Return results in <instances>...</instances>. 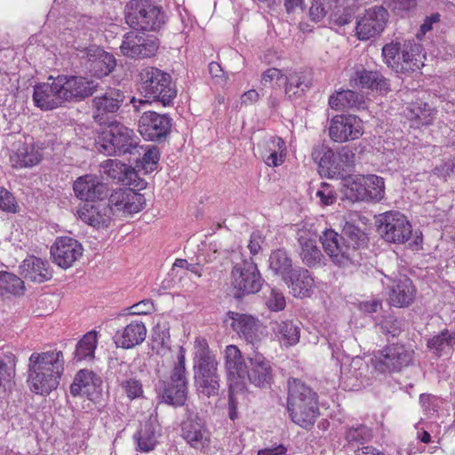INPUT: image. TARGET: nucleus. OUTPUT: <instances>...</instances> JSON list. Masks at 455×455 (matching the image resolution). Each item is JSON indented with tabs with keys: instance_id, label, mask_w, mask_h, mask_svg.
<instances>
[{
	"instance_id": "nucleus-1",
	"label": "nucleus",
	"mask_w": 455,
	"mask_h": 455,
	"mask_svg": "<svg viewBox=\"0 0 455 455\" xmlns=\"http://www.w3.org/2000/svg\"><path fill=\"white\" fill-rule=\"evenodd\" d=\"M98 86L97 82L84 76H50L46 83L35 85L33 100L41 110H52L66 103L81 101L92 96Z\"/></svg>"
},
{
	"instance_id": "nucleus-2",
	"label": "nucleus",
	"mask_w": 455,
	"mask_h": 455,
	"mask_svg": "<svg viewBox=\"0 0 455 455\" xmlns=\"http://www.w3.org/2000/svg\"><path fill=\"white\" fill-rule=\"evenodd\" d=\"M62 351L34 352L28 358L27 383L31 392L49 395L60 385L64 371Z\"/></svg>"
},
{
	"instance_id": "nucleus-3",
	"label": "nucleus",
	"mask_w": 455,
	"mask_h": 455,
	"mask_svg": "<svg viewBox=\"0 0 455 455\" xmlns=\"http://www.w3.org/2000/svg\"><path fill=\"white\" fill-rule=\"evenodd\" d=\"M96 140L97 150L105 156H140V139L133 130L119 122L108 124Z\"/></svg>"
},
{
	"instance_id": "nucleus-4",
	"label": "nucleus",
	"mask_w": 455,
	"mask_h": 455,
	"mask_svg": "<svg viewBox=\"0 0 455 455\" xmlns=\"http://www.w3.org/2000/svg\"><path fill=\"white\" fill-rule=\"evenodd\" d=\"M138 91L148 100L168 106L177 95L176 86L169 73L146 67L138 75Z\"/></svg>"
},
{
	"instance_id": "nucleus-5",
	"label": "nucleus",
	"mask_w": 455,
	"mask_h": 455,
	"mask_svg": "<svg viewBox=\"0 0 455 455\" xmlns=\"http://www.w3.org/2000/svg\"><path fill=\"white\" fill-rule=\"evenodd\" d=\"M422 46L412 40L391 42L382 48L387 66L396 73H411L423 66Z\"/></svg>"
},
{
	"instance_id": "nucleus-6",
	"label": "nucleus",
	"mask_w": 455,
	"mask_h": 455,
	"mask_svg": "<svg viewBox=\"0 0 455 455\" xmlns=\"http://www.w3.org/2000/svg\"><path fill=\"white\" fill-rule=\"evenodd\" d=\"M194 357V378L199 391L206 396L218 394L220 375L218 362L204 340H196Z\"/></svg>"
},
{
	"instance_id": "nucleus-7",
	"label": "nucleus",
	"mask_w": 455,
	"mask_h": 455,
	"mask_svg": "<svg viewBox=\"0 0 455 455\" xmlns=\"http://www.w3.org/2000/svg\"><path fill=\"white\" fill-rule=\"evenodd\" d=\"M161 6L150 0H131L125 5V21L134 29L156 31L165 23Z\"/></svg>"
},
{
	"instance_id": "nucleus-8",
	"label": "nucleus",
	"mask_w": 455,
	"mask_h": 455,
	"mask_svg": "<svg viewBox=\"0 0 455 455\" xmlns=\"http://www.w3.org/2000/svg\"><path fill=\"white\" fill-rule=\"evenodd\" d=\"M263 282L257 264L251 257L235 263L231 271V286L235 298L258 292Z\"/></svg>"
},
{
	"instance_id": "nucleus-9",
	"label": "nucleus",
	"mask_w": 455,
	"mask_h": 455,
	"mask_svg": "<svg viewBox=\"0 0 455 455\" xmlns=\"http://www.w3.org/2000/svg\"><path fill=\"white\" fill-rule=\"evenodd\" d=\"M413 355L414 351L405 345L393 343L379 350L372 361L379 372H399L412 363Z\"/></svg>"
},
{
	"instance_id": "nucleus-10",
	"label": "nucleus",
	"mask_w": 455,
	"mask_h": 455,
	"mask_svg": "<svg viewBox=\"0 0 455 455\" xmlns=\"http://www.w3.org/2000/svg\"><path fill=\"white\" fill-rule=\"evenodd\" d=\"M124 100V92L112 87L96 95L92 101V113L95 123L100 125H108L116 122L115 117Z\"/></svg>"
},
{
	"instance_id": "nucleus-11",
	"label": "nucleus",
	"mask_w": 455,
	"mask_h": 455,
	"mask_svg": "<svg viewBox=\"0 0 455 455\" xmlns=\"http://www.w3.org/2000/svg\"><path fill=\"white\" fill-rule=\"evenodd\" d=\"M378 231L387 243H405L411 238V225L399 212H387L378 220Z\"/></svg>"
},
{
	"instance_id": "nucleus-12",
	"label": "nucleus",
	"mask_w": 455,
	"mask_h": 455,
	"mask_svg": "<svg viewBox=\"0 0 455 455\" xmlns=\"http://www.w3.org/2000/svg\"><path fill=\"white\" fill-rule=\"evenodd\" d=\"M388 12L383 6H373L365 10L357 18L355 34L359 40L366 41L379 36L388 21Z\"/></svg>"
},
{
	"instance_id": "nucleus-13",
	"label": "nucleus",
	"mask_w": 455,
	"mask_h": 455,
	"mask_svg": "<svg viewBox=\"0 0 455 455\" xmlns=\"http://www.w3.org/2000/svg\"><path fill=\"white\" fill-rule=\"evenodd\" d=\"M159 44L156 36L131 31L124 35L120 50L130 58H150L155 55Z\"/></svg>"
},
{
	"instance_id": "nucleus-14",
	"label": "nucleus",
	"mask_w": 455,
	"mask_h": 455,
	"mask_svg": "<svg viewBox=\"0 0 455 455\" xmlns=\"http://www.w3.org/2000/svg\"><path fill=\"white\" fill-rule=\"evenodd\" d=\"M172 121L167 115L147 111L139 120V132L147 140L161 142L170 134Z\"/></svg>"
},
{
	"instance_id": "nucleus-15",
	"label": "nucleus",
	"mask_w": 455,
	"mask_h": 455,
	"mask_svg": "<svg viewBox=\"0 0 455 455\" xmlns=\"http://www.w3.org/2000/svg\"><path fill=\"white\" fill-rule=\"evenodd\" d=\"M319 239L323 244L324 252L329 256L331 262L338 267H346L355 265L344 238L334 229H325Z\"/></svg>"
},
{
	"instance_id": "nucleus-16",
	"label": "nucleus",
	"mask_w": 455,
	"mask_h": 455,
	"mask_svg": "<svg viewBox=\"0 0 455 455\" xmlns=\"http://www.w3.org/2000/svg\"><path fill=\"white\" fill-rule=\"evenodd\" d=\"M249 363L246 380L257 387L268 388L274 380L272 363L263 354L253 350L247 354Z\"/></svg>"
},
{
	"instance_id": "nucleus-17",
	"label": "nucleus",
	"mask_w": 455,
	"mask_h": 455,
	"mask_svg": "<svg viewBox=\"0 0 455 455\" xmlns=\"http://www.w3.org/2000/svg\"><path fill=\"white\" fill-rule=\"evenodd\" d=\"M107 201L114 215H132L140 212L146 204L144 196L132 188L116 189Z\"/></svg>"
},
{
	"instance_id": "nucleus-18",
	"label": "nucleus",
	"mask_w": 455,
	"mask_h": 455,
	"mask_svg": "<svg viewBox=\"0 0 455 455\" xmlns=\"http://www.w3.org/2000/svg\"><path fill=\"white\" fill-rule=\"evenodd\" d=\"M363 135L362 120L355 115L334 116L329 127V136L336 142L354 140Z\"/></svg>"
},
{
	"instance_id": "nucleus-19",
	"label": "nucleus",
	"mask_w": 455,
	"mask_h": 455,
	"mask_svg": "<svg viewBox=\"0 0 455 455\" xmlns=\"http://www.w3.org/2000/svg\"><path fill=\"white\" fill-rule=\"evenodd\" d=\"M225 368L230 387L243 386L248 374L249 363L241 350L235 345H228L225 351Z\"/></svg>"
},
{
	"instance_id": "nucleus-20",
	"label": "nucleus",
	"mask_w": 455,
	"mask_h": 455,
	"mask_svg": "<svg viewBox=\"0 0 455 455\" xmlns=\"http://www.w3.org/2000/svg\"><path fill=\"white\" fill-rule=\"evenodd\" d=\"M83 246L68 236L58 237L51 248L53 262L66 269L70 267L83 255Z\"/></svg>"
},
{
	"instance_id": "nucleus-21",
	"label": "nucleus",
	"mask_w": 455,
	"mask_h": 455,
	"mask_svg": "<svg viewBox=\"0 0 455 455\" xmlns=\"http://www.w3.org/2000/svg\"><path fill=\"white\" fill-rule=\"evenodd\" d=\"M187 419L182 422V436L187 443L196 450H204L210 443L209 432L203 421L187 405Z\"/></svg>"
},
{
	"instance_id": "nucleus-22",
	"label": "nucleus",
	"mask_w": 455,
	"mask_h": 455,
	"mask_svg": "<svg viewBox=\"0 0 455 455\" xmlns=\"http://www.w3.org/2000/svg\"><path fill=\"white\" fill-rule=\"evenodd\" d=\"M78 217L85 223L97 228H108L113 220V208L106 199L93 204H84L78 211Z\"/></svg>"
},
{
	"instance_id": "nucleus-23",
	"label": "nucleus",
	"mask_w": 455,
	"mask_h": 455,
	"mask_svg": "<svg viewBox=\"0 0 455 455\" xmlns=\"http://www.w3.org/2000/svg\"><path fill=\"white\" fill-rule=\"evenodd\" d=\"M157 370L158 380L187 385L188 384L186 370V350L179 347L175 355H172Z\"/></svg>"
},
{
	"instance_id": "nucleus-24",
	"label": "nucleus",
	"mask_w": 455,
	"mask_h": 455,
	"mask_svg": "<svg viewBox=\"0 0 455 455\" xmlns=\"http://www.w3.org/2000/svg\"><path fill=\"white\" fill-rule=\"evenodd\" d=\"M73 189L77 198L87 202L107 199L108 196V186L92 174L77 178L74 182Z\"/></svg>"
},
{
	"instance_id": "nucleus-25",
	"label": "nucleus",
	"mask_w": 455,
	"mask_h": 455,
	"mask_svg": "<svg viewBox=\"0 0 455 455\" xmlns=\"http://www.w3.org/2000/svg\"><path fill=\"white\" fill-rule=\"evenodd\" d=\"M311 156L317 164L318 172L322 177L341 178V169L337 162V154L327 145H315L312 149Z\"/></svg>"
},
{
	"instance_id": "nucleus-26",
	"label": "nucleus",
	"mask_w": 455,
	"mask_h": 455,
	"mask_svg": "<svg viewBox=\"0 0 455 455\" xmlns=\"http://www.w3.org/2000/svg\"><path fill=\"white\" fill-rule=\"evenodd\" d=\"M300 245V258L309 267H318L323 264V255L317 246L316 235L306 228H299L297 233Z\"/></svg>"
},
{
	"instance_id": "nucleus-27",
	"label": "nucleus",
	"mask_w": 455,
	"mask_h": 455,
	"mask_svg": "<svg viewBox=\"0 0 455 455\" xmlns=\"http://www.w3.org/2000/svg\"><path fill=\"white\" fill-rule=\"evenodd\" d=\"M392 284L386 283L389 288V299L393 306L403 307L409 306L414 300L416 295V288L412 281L405 276H400L395 280H391L385 275ZM385 284V283L383 282Z\"/></svg>"
},
{
	"instance_id": "nucleus-28",
	"label": "nucleus",
	"mask_w": 455,
	"mask_h": 455,
	"mask_svg": "<svg viewBox=\"0 0 455 455\" xmlns=\"http://www.w3.org/2000/svg\"><path fill=\"white\" fill-rule=\"evenodd\" d=\"M228 315L231 319L230 326L240 337H243L252 346H255L259 341L260 324L257 319L251 315L235 312H228Z\"/></svg>"
},
{
	"instance_id": "nucleus-29",
	"label": "nucleus",
	"mask_w": 455,
	"mask_h": 455,
	"mask_svg": "<svg viewBox=\"0 0 455 455\" xmlns=\"http://www.w3.org/2000/svg\"><path fill=\"white\" fill-rule=\"evenodd\" d=\"M287 411L292 422L307 428L315 424L319 415L318 396L312 398L310 403L301 400L298 407L293 403H288Z\"/></svg>"
},
{
	"instance_id": "nucleus-30",
	"label": "nucleus",
	"mask_w": 455,
	"mask_h": 455,
	"mask_svg": "<svg viewBox=\"0 0 455 455\" xmlns=\"http://www.w3.org/2000/svg\"><path fill=\"white\" fill-rule=\"evenodd\" d=\"M147 336V328L141 321H132L113 337L117 347L129 349L141 344Z\"/></svg>"
},
{
	"instance_id": "nucleus-31",
	"label": "nucleus",
	"mask_w": 455,
	"mask_h": 455,
	"mask_svg": "<svg viewBox=\"0 0 455 455\" xmlns=\"http://www.w3.org/2000/svg\"><path fill=\"white\" fill-rule=\"evenodd\" d=\"M260 157L264 163L272 167L281 165L286 156L285 141L280 137L270 136L258 145Z\"/></svg>"
},
{
	"instance_id": "nucleus-32",
	"label": "nucleus",
	"mask_w": 455,
	"mask_h": 455,
	"mask_svg": "<svg viewBox=\"0 0 455 455\" xmlns=\"http://www.w3.org/2000/svg\"><path fill=\"white\" fill-rule=\"evenodd\" d=\"M102 384L100 376L88 370L79 371L70 386V393L73 396L85 395L92 400L94 395L99 393L98 388Z\"/></svg>"
},
{
	"instance_id": "nucleus-33",
	"label": "nucleus",
	"mask_w": 455,
	"mask_h": 455,
	"mask_svg": "<svg viewBox=\"0 0 455 455\" xmlns=\"http://www.w3.org/2000/svg\"><path fill=\"white\" fill-rule=\"evenodd\" d=\"M20 274L25 279L35 283H44L52 278V271L47 260L30 256L24 259L20 266Z\"/></svg>"
},
{
	"instance_id": "nucleus-34",
	"label": "nucleus",
	"mask_w": 455,
	"mask_h": 455,
	"mask_svg": "<svg viewBox=\"0 0 455 455\" xmlns=\"http://www.w3.org/2000/svg\"><path fill=\"white\" fill-rule=\"evenodd\" d=\"M283 281L295 297H310L313 293L315 282L309 271L305 268H295Z\"/></svg>"
},
{
	"instance_id": "nucleus-35",
	"label": "nucleus",
	"mask_w": 455,
	"mask_h": 455,
	"mask_svg": "<svg viewBox=\"0 0 455 455\" xmlns=\"http://www.w3.org/2000/svg\"><path fill=\"white\" fill-rule=\"evenodd\" d=\"M284 76V92L288 99L301 98L311 86V78L306 71L289 70Z\"/></svg>"
},
{
	"instance_id": "nucleus-36",
	"label": "nucleus",
	"mask_w": 455,
	"mask_h": 455,
	"mask_svg": "<svg viewBox=\"0 0 455 455\" xmlns=\"http://www.w3.org/2000/svg\"><path fill=\"white\" fill-rule=\"evenodd\" d=\"M156 390L162 402L175 407L184 405L187 400V385L158 380Z\"/></svg>"
},
{
	"instance_id": "nucleus-37",
	"label": "nucleus",
	"mask_w": 455,
	"mask_h": 455,
	"mask_svg": "<svg viewBox=\"0 0 455 455\" xmlns=\"http://www.w3.org/2000/svg\"><path fill=\"white\" fill-rule=\"evenodd\" d=\"M436 112L437 111L432 108L429 104L422 100L409 103L403 110L405 117L410 120L412 123L411 125L415 127L432 124Z\"/></svg>"
},
{
	"instance_id": "nucleus-38",
	"label": "nucleus",
	"mask_w": 455,
	"mask_h": 455,
	"mask_svg": "<svg viewBox=\"0 0 455 455\" xmlns=\"http://www.w3.org/2000/svg\"><path fill=\"white\" fill-rule=\"evenodd\" d=\"M329 105L332 109H364L366 101L363 94L352 90H342L331 95L329 99Z\"/></svg>"
},
{
	"instance_id": "nucleus-39",
	"label": "nucleus",
	"mask_w": 455,
	"mask_h": 455,
	"mask_svg": "<svg viewBox=\"0 0 455 455\" xmlns=\"http://www.w3.org/2000/svg\"><path fill=\"white\" fill-rule=\"evenodd\" d=\"M341 235L348 247L347 250L350 251L352 258H354L355 265L359 260L358 250L367 244L368 237L359 227L351 222L345 223Z\"/></svg>"
},
{
	"instance_id": "nucleus-40",
	"label": "nucleus",
	"mask_w": 455,
	"mask_h": 455,
	"mask_svg": "<svg viewBox=\"0 0 455 455\" xmlns=\"http://www.w3.org/2000/svg\"><path fill=\"white\" fill-rule=\"evenodd\" d=\"M355 83L363 89L377 91L380 93L390 91V84L379 71L362 69L355 74Z\"/></svg>"
},
{
	"instance_id": "nucleus-41",
	"label": "nucleus",
	"mask_w": 455,
	"mask_h": 455,
	"mask_svg": "<svg viewBox=\"0 0 455 455\" xmlns=\"http://www.w3.org/2000/svg\"><path fill=\"white\" fill-rule=\"evenodd\" d=\"M42 160V150L34 143H23L11 156L15 168H27L36 165Z\"/></svg>"
},
{
	"instance_id": "nucleus-42",
	"label": "nucleus",
	"mask_w": 455,
	"mask_h": 455,
	"mask_svg": "<svg viewBox=\"0 0 455 455\" xmlns=\"http://www.w3.org/2000/svg\"><path fill=\"white\" fill-rule=\"evenodd\" d=\"M101 167L108 178L116 183L131 185L133 178L136 176L135 172L131 166L116 159L105 161Z\"/></svg>"
},
{
	"instance_id": "nucleus-43",
	"label": "nucleus",
	"mask_w": 455,
	"mask_h": 455,
	"mask_svg": "<svg viewBox=\"0 0 455 455\" xmlns=\"http://www.w3.org/2000/svg\"><path fill=\"white\" fill-rule=\"evenodd\" d=\"M427 347L438 357L451 355L455 347V331H441L428 339Z\"/></svg>"
},
{
	"instance_id": "nucleus-44",
	"label": "nucleus",
	"mask_w": 455,
	"mask_h": 455,
	"mask_svg": "<svg viewBox=\"0 0 455 455\" xmlns=\"http://www.w3.org/2000/svg\"><path fill=\"white\" fill-rule=\"evenodd\" d=\"M331 8L330 24L342 27L352 21L357 5L355 0H334Z\"/></svg>"
},
{
	"instance_id": "nucleus-45",
	"label": "nucleus",
	"mask_w": 455,
	"mask_h": 455,
	"mask_svg": "<svg viewBox=\"0 0 455 455\" xmlns=\"http://www.w3.org/2000/svg\"><path fill=\"white\" fill-rule=\"evenodd\" d=\"M315 392L308 385L299 379L291 378L288 379V397L287 403H293L298 407L301 400L306 402L312 401V398L317 397Z\"/></svg>"
},
{
	"instance_id": "nucleus-46",
	"label": "nucleus",
	"mask_w": 455,
	"mask_h": 455,
	"mask_svg": "<svg viewBox=\"0 0 455 455\" xmlns=\"http://www.w3.org/2000/svg\"><path fill=\"white\" fill-rule=\"evenodd\" d=\"M272 329L283 346H294L299 341L300 329L292 321L275 322Z\"/></svg>"
},
{
	"instance_id": "nucleus-47",
	"label": "nucleus",
	"mask_w": 455,
	"mask_h": 455,
	"mask_svg": "<svg viewBox=\"0 0 455 455\" xmlns=\"http://www.w3.org/2000/svg\"><path fill=\"white\" fill-rule=\"evenodd\" d=\"M98 345V332L96 331H88L77 342L74 352V360L80 362L83 360L92 361L94 358L95 349Z\"/></svg>"
},
{
	"instance_id": "nucleus-48",
	"label": "nucleus",
	"mask_w": 455,
	"mask_h": 455,
	"mask_svg": "<svg viewBox=\"0 0 455 455\" xmlns=\"http://www.w3.org/2000/svg\"><path fill=\"white\" fill-rule=\"evenodd\" d=\"M269 267L275 275L284 280L295 268L292 267L291 259L283 249L273 251L269 256Z\"/></svg>"
},
{
	"instance_id": "nucleus-49",
	"label": "nucleus",
	"mask_w": 455,
	"mask_h": 455,
	"mask_svg": "<svg viewBox=\"0 0 455 455\" xmlns=\"http://www.w3.org/2000/svg\"><path fill=\"white\" fill-rule=\"evenodd\" d=\"M341 179L343 180V193L347 199L352 202L367 200L363 177H346L345 175Z\"/></svg>"
},
{
	"instance_id": "nucleus-50",
	"label": "nucleus",
	"mask_w": 455,
	"mask_h": 455,
	"mask_svg": "<svg viewBox=\"0 0 455 455\" xmlns=\"http://www.w3.org/2000/svg\"><path fill=\"white\" fill-rule=\"evenodd\" d=\"M138 450L143 452L153 451L157 443V435L152 423H146L144 427L134 435Z\"/></svg>"
},
{
	"instance_id": "nucleus-51",
	"label": "nucleus",
	"mask_w": 455,
	"mask_h": 455,
	"mask_svg": "<svg viewBox=\"0 0 455 455\" xmlns=\"http://www.w3.org/2000/svg\"><path fill=\"white\" fill-rule=\"evenodd\" d=\"M100 56L90 65L89 72L98 77L108 76L111 73L116 63L115 57L107 52H99Z\"/></svg>"
},
{
	"instance_id": "nucleus-52",
	"label": "nucleus",
	"mask_w": 455,
	"mask_h": 455,
	"mask_svg": "<svg viewBox=\"0 0 455 455\" xmlns=\"http://www.w3.org/2000/svg\"><path fill=\"white\" fill-rule=\"evenodd\" d=\"M24 290V282L19 276L9 272L0 273V296L20 294Z\"/></svg>"
},
{
	"instance_id": "nucleus-53",
	"label": "nucleus",
	"mask_w": 455,
	"mask_h": 455,
	"mask_svg": "<svg viewBox=\"0 0 455 455\" xmlns=\"http://www.w3.org/2000/svg\"><path fill=\"white\" fill-rule=\"evenodd\" d=\"M365 185V192L367 195L366 201H380L385 195L384 179L377 175H367L363 177Z\"/></svg>"
},
{
	"instance_id": "nucleus-54",
	"label": "nucleus",
	"mask_w": 455,
	"mask_h": 455,
	"mask_svg": "<svg viewBox=\"0 0 455 455\" xmlns=\"http://www.w3.org/2000/svg\"><path fill=\"white\" fill-rule=\"evenodd\" d=\"M371 430L364 425L349 427L345 435L347 442L352 447L363 444L371 439Z\"/></svg>"
},
{
	"instance_id": "nucleus-55",
	"label": "nucleus",
	"mask_w": 455,
	"mask_h": 455,
	"mask_svg": "<svg viewBox=\"0 0 455 455\" xmlns=\"http://www.w3.org/2000/svg\"><path fill=\"white\" fill-rule=\"evenodd\" d=\"M119 386L131 400L140 397L143 393L142 384L132 376L123 379Z\"/></svg>"
},
{
	"instance_id": "nucleus-56",
	"label": "nucleus",
	"mask_w": 455,
	"mask_h": 455,
	"mask_svg": "<svg viewBox=\"0 0 455 455\" xmlns=\"http://www.w3.org/2000/svg\"><path fill=\"white\" fill-rule=\"evenodd\" d=\"M336 154L337 162L341 169V178H343L346 175L347 169L354 164L355 156L347 147H342Z\"/></svg>"
},
{
	"instance_id": "nucleus-57",
	"label": "nucleus",
	"mask_w": 455,
	"mask_h": 455,
	"mask_svg": "<svg viewBox=\"0 0 455 455\" xmlns=\"http://www.w3.org/2000/svg\"><path fill=\"white\" fill-rule=\"evenodd\" d=\"M98 52L105 51L96 45H92L79 51L78 56L80 58L81 64L88 71L90 70V65L94 62L95 59H98V57L100 56V53Z\"/></svg>"
},
{
	"instance_id": "nucleus-58",
	"label": "nucleus",
	"mask_w": 455,
	"mask_h": 455,
	"mask_svg": "<svg viewBox=\"0 0 455 455\" xmlns=\"http://www.w3.org/2000/svg\"><path fill=\"white\" fill-rule=\"evenodd\" d=\"M110 368L114 371V374L116 377L118 384H120L123 379H127L132 375L131 365L128 363L119 361L116 358L111 360Z\"/></svg>"
},
{
	"instance_id": "nucleus-59",
	"label": "nucleus",
	"mask_w": 455,
	"mask_h": 455,
	"mask_svg": "<svg viewBox=\"0 0 455 455\" xmlns=\"http://www.w3.org/2000/svg\"><path fill=\"white\" fill-rule=\"evenodd\" d=\"M384 4L393 12L399 14L414 9L417 6V0H385Z\"/></svg>"
},
{
	"instance_id": "nucleus-60",
	"label": "nucleus",
	"mask_w": 455,
	"mask_h": 455,
	"mask_svg": "<svg viewBox=\"0 0 455 455\" xmlns=\"http://www.w3.org/2000/svg\"><path fill=\"white\" fill-rule=\"evenodd\" d=\"M266 305L272 311H280L285 307V298L280 291L271 289L269 296L267 298Z\"/></svg>"
},
{
	"instance_id": "nucleus-61",
	"label": "nucleus",
	"mask_w": 455,
	"mask_h": 455,
	"mask_svg": "<svg viewBox=\"0 0 455 455\" xmlns=\"http://www.w3.org/2000/svg\"><path fill=\"white\" fill-rule=\"evenodd\" d=\"M379 326L382 332L390 334L392 337H397L402 331L401 322L391 315L385 317Z\"/></svg>"
},
{
	"instance_id": "nucleus-62",
	"label": "nucleus",
	"mask_w": 455,
	"mask_h": 455,
	"mask_svg": "<svg viewBox=\"0 0 455 455\" xmlns=\"http://www.w3.org/2000/svg\"><path fill=\"white\" fill-rule=\"evenodd\" d=\"M159 157V150L156 148V147L152 146L144 152L141 159V164L145 169H150L153 171L156 169Z\"/></svg>"
},
{
	"instance_id": "nucleus-63",
	"label": "nucleus",
	"mask_w": 455,
	"mask_h": 455,
	"mask_svg": "<svg viewBox=\"0 0 455 455\" xmlns=\"http://www.w3.org/2000/svg\"><path fill=\"white\" fill-rule=\"evenodd\" d=\"M17 208L14 196L7 189L0 187V209L14 213L17 212Z\"/></svg>"
},
{
	"instance_id": "nucleus-64",
	"label": "nucleus",
	"mask_w": 455,
	"mask_h": 455,
	"mask_svg": "<svg viewBox=\"0 0 455 455\" xmlns=\"http://www.w3.org/2000/svg\"><path fill=\"white\" fill-rule=\"evenodd\" d=\"M315 195L324 205H331L336 201L334 190L325 182L321 184V188L317 190Z\"/></svg>"
}]
</instances>
